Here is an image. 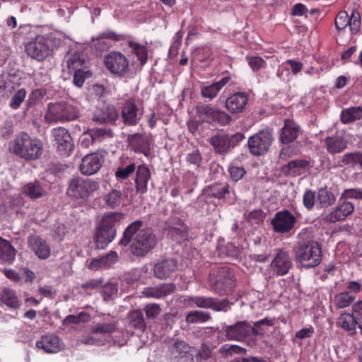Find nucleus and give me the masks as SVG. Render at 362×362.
<instances>
[{
	"instance_id": "59",
	"label": "nucleus",
	"mask_w": 362,
	"mask_h": 362,
	"mask_svg": "<svg viewBox=\"0 0 362 362\" xmlns=\"http://www.w3.org/2000/svg\"><path fill=\"white\" fill-rule=\"evenodd\" d=\"M144 311L147 318L154 319L160 315L161 308L158 304L148 303L145 305Z\"/></svg>"
},
{
	"instance_id": "55",
	"label": "nucleus",
	"mask_w": 362,
	"mask_h": 362,
	"mask_svg": "<svg viewBox=\"0 0 362 362\" xmlns=\"http://www.w3.org/2000/svg\"><path fill=\"white\" fill-rule=\"evenodd\" d=\"M219 351L220 353L221 354H228L230 356L233 355V354H244L246 352V349L245 348L235 344H224L220 348Z\"/></svg>"
},
{
	"instance_id": "21",
	"label": "nucleus",
	"mask_w": 362,
	"mask_h": 362,
	"mask_svg": "<svg viewBox=\"0 0 362 362\" xmlns=\"http://www.w3.org/2000/svg\"><path fill=\"white\" fill-rule=\"evenodd\" d=\"M36 347L47 354H57L64 348L63 341L57 335L50 334L42 336L35 343Z\"/></svg>"
},
{
	"instance_id": "12",
	"label": "nucleus",
	"mask_w": 362,
	"mask_h": 362,
	"mask_svg": "<svg viewBox=\"0 0 362 362\" xmlns=\"http://www.w3.org/2000/svg\"><path fill=\"white\" fill-rule=\"evenodd\" d=\"M296 216L289 210L284 209L276 212L271 220L273 230L276 233H286L295 227Z\"/></svg>"
},
{
	"instance_id": "29",
	"label": "nucleus",
	"mask_w": 362,
	"mask_h": 362,
	"mask_svg": "<svg viewBox=\"0 0 362 362\" xmlns=\"http://www.w3.org/2000/svg\"><path fill=\"white\" fill-rule=\"evenodd\" d=\"M69 71L89 69L90 62L87 57L82 53L71 54L66 61Z\"/></svg>"
},
{
	"instance_id": "34",
	"label": "nucleus",
	"mask_w": 362,
	"mask_h": 362,
	"mask_svg": "<svg viewBox=\"0 0 362 362\" xmlns=\"http://www.w3.org/2000/svg\"><path fill=\"white\" fill-rule=\"evenodd\" d=\"M309 167V162L305 159H294L289 161L282 167L284 173L292 175H300Z\"/></svg>"
},
{
	"instance_id": "62",
	"label": "nucleus",
	"mask_w": 362,
	"mask_h": 362,
	"mask_svg": "<svg viewBox=\"0 0 362 362\" xmlns=\"http://www.w3.org/2000/svg\"><path fill=\"white\" fill-rule=\"evenodd\" d=\"M228 172L231 179L235 182L240 180L246 173V171L243 167L235 165L230 166Z\"/></svg>"
},
{
	"instance_id": "4",
	"label": "nucleus",
	"mask_w": 362,
	"mask_h": 362,
	"mask_svg": "<svg viewBox=\"0 0 362 362\" xmlns=\"http://www.w3.org/2000/svg\"><path fill=\"white\" fill-rule=\"evenodd\" d=\"M209 281L215 293L228 295L235 287L237 279L233 269L228 266H221L210 271Z\"/></svg>"
},
{
	"instance_id": "9",
	"label": "nucleus",
	"mask_w": 362,
	"mask_h": 362,
	"mask_svg": "<svg viewBox=\"0 0 362 362\" xmlns=\"http://www.w3.org/2000/svg\"><path fill=\"white\" fill-rule=\"evenodd\" d=\"M272 141V134L269 131H259L248 139L250 152L255 156L264 155L269 151Z\"/></svg>"
},
{
	"instance_id": "35",
	"label": "nucleus",
	"mask_w": 362,
	"mask_h": 362,
	"mask_svg": "<svg viewBox=\"0 0 362 362\" xmlns=\"http://www.w3.org/2000/svg\"><path fill=\"white\" fill-rule=\"evenodd\" d=\"M204 194L209 198L222 199L226 194H229L228 185L222 183H215L204 189Z\"/></svg>"
},
{
	"instance_id": "56",
	"label": "nucleus",
	"mask_w": 362,
	"mask_h": 362,
	"mask_svg": "<svg viewBox=\"0 0 362 362\" xmlns=\"http://www.w3.org/2000/svg\"><path fill=\"white\" fill-rule=\"evenodd\" d=\"M274 320L270 317H264V319L256 321L254 322L253 327H252V334L255 336H257V335L262 336V332L259 331L257 329V327L258 326L270 327V326H272L274 325Z\"/></svg>"
},
{
	"instance_id": "2",
	"label": "nucleus",
	"mask_w": 362,
	"mask_h": 362,
	"mask_svg": "<svg viewBox=\"0 0 362 362\" xmlns=\"http://www.w3.org/2000/svg\"><path fill=\"white\" fill-rule=\"evenodd\" d=\"M8 148L11 153L25 160H37L43 153L42 142L25 132L16 135L9 142Z\"/></svg>"
},
{
	"instance_id": "32",
	"label": "nucleus",
	"mask_w": 362,
	"mask_h": 362,
	"mask_svg": "<svg viewBox=\"0 0 362 362\" xmlns=\"http://www.w3.org/2000/svg\"><path fill=\"white\" fill-rule=\"evenodd\" d=\"M21 192L31 199H37L45 195L46 189L39 181L35 180L25 185Z\"/></svg>"
},
{
	"instance_id": "39",
	"label": "nucleus",
	"mask_w": 362,
	"mask_h": 362,
	"mask_svg": "<svg viewBox=\"0 0 362 362\" xmlns=\"http://www.w3.org/2000/svg\"><path fill=\"white\" fill-rule=\"evenodd\" d=\"M336 197L334 194L327 188H320L317 194V202L322 208L329 207L334 204Z\"/></svg>"
},
{
	"instance_id": "38",
	"label": "nucleus",
	"mask_w": 362,
	"mask_h": 362,
	"mask_svg": "<svg viewBox=\"0 0 362 362\" xmlns=\"http://www.w3.org/2000/svg\"><path fill=\"white\" fill-rule=\"evenodd\" d=\"M343 124H349L362 118V107H351L341 110L340 115Z\"/></svg>"
},
{
	"instance_id": "30",
	"label": "nucleus",
	"mask_w": 362,
	"mask_h": 362,
	"mask_svg": "<svg viewBox=\"0 0 362 362\" xmlns=\"http://www.w3.org/2000/svg\"><path fill=\"white\" fill-rule=\"evenodd\" d=\"M228 134L219 133L211 136L209 139L210 144L213 146L216 153L224 154L230 151V141Z\"/></svg>"
},
{
	"instance_id": "15",
	"label": "nucleus",
	"mask_w": 362,
	"mask_h": 362,
	"mask_svg": "<svg viewBox=\"0 0 362 362\" xmlns=\"http://www.w3.org/2000/svg\"><path fill=\"white\" fill-rule=\"evenodd\" d=\"M143 116V111L138 107L135 99L126 100L122 107L121 117L123 123L127 126H136Z\"/></svg>"
},
{
	"instance_id": "26",
	"label": "nucleus",
	"mask_w": 362,
	"mask_h": 362,
	"mask_svg": "<svg viewBox=\"0 0 362 362\" xmlns=\"http://www.w3.org/2000/svg\"><path fill=\"white\" fill-rule=\"evenodd\" d=\"M300 132V127L297 123L292 119H285L281 129L279 141L284 144L291 143L298 137Z\"/></svg>"
},
{
	"instance_id": "19",
	"label": "nucleus",
	"mask_w": 362,
	"mask_h": 362,
	"mask_svg": "<svg viewBox=\"0 0 362 362\" xmlns=\"http://www.w3.org/2000/svg\"><path fill=\"white\" fill-rule=\"evenodd\" d=\"M104 158L98 153H93L85 156L79 165L81 174L89 176L95 174L102 167Z\"/></svg>"
},
{
	"instance_id": "7",
	"label": "nucleus",
	"mask_w": 362,
	"mask_h": 362,
	"mask_svg": "<svg viewBox=\"0 0 362 362\" xmlns=\"http://www.w3.org/2000/svg\"><path fill=\"white\" fill-rule=\"evenodd\" d=\"M78 109L71 104L62 101L48 105L47 116L56 122L74 120L79 117Z\"/></svg>"
},
{
	"instance_id": "52",
	"label": "nucleus",
	"mask_w": 362,
	"mask_h": 362,
	"mask_svg": "<svg viewBox=\"0 0 362 362\" xmlns=\"http://www.w3.org/2000/svg\"><path fill=\"white\" fill-rule=\"evenodd\" d=\"M218 109L209 105H203L197 107V112L200 116H204L209 122H213Z\"/></svg>"
},
{
	"instance_id": "53",
	"label": "nucleus",
	"mask_w": 362,
	"mask_h": 362,
	"mask_svg": "<svg viewBox=\"0 0 362 362\" xmlns=\"http://www.w3.org/2000/svg\"><path fill=\"white\" fill-rule=\"evenodd\" d=\"M342 199H358L362 201V187L345 189L341 194Z\"/></svg>"
},
{
	"instance_id": "54",
	"label": "nucleus",
	"mask_w": 362,
	"mask_h": 362,
	"mask_svg": "<svg viewBox=\"0 0 362 362\" xmlns=\"http://www.w3.org/2000/svg\"><path fill=\"white\" fill-rule=\"evenodd\" d=\"M315 200L317 201L315 193L311 189H306L303 197L304 206L308 210L312 209L315 205Z\"/></svg>"
},
{
	"instance_id": "63",
	"label": "nucleus",
	"mask_w": 362,
	"mask_h": 362,
	"mask_svg": "<svg viewBox=\"0 0 362 362\" xmlns=\"http://www.w3.org/2000/svg\"><path fill=\"white\" fill-rule=\"evenodd\" d=\"M157 288L160 298L171 294L175 290V286L173 283L162 284Z\"/></svg>"
},
{
	"instance_id": "3",
	"label": "nucleus",
	"mask_w": 362,
	"mask_h": 362,
	"mask_svg": "<svg viewBox=\"0 0 362 362\" xmlns=\"http://www.w3.org/2000/svg\"><path fill=\"white\" fill-rule=\"evenodd\" d=\"M123 218L124 215L120 212H107L103 214L94 234V240L98 249H105L115 239L117 228L120 225Z\"/></svg>"
},
{
	"instance_id": "18",
	"label": "nucleus",
	"mask_w": 362,
	"mask_h": 362,
	"mask_svg": "<svg viewBox=\"0 0 362 362\" xmlns=\"http://www.w3.org/2000/svg\"><path fill=\"white\" fill-rule=\"evenodd\" d=\"M52 134L57 150L62 155H69L74 148V143L68 130L64 127L55 128Z\"/></svg>"
},
{
	"instance_id": "47",
	"label": "nucleus",
	"mask_w": 362,
	"mask_h": 362,
	"mask_svg": "<svg viewBox=\"0 0 362 362\" xmlns=\"http://www.w3.org/2000/svg\"><path fill=\"white\" fill-rule=\"evenodd\" d=\"M109 341V339L104 336H98L97 334H93L91 332L89 334L83 337L81 339L82 344L92 346H101Z\"/></svg>"
},
{
	"instance_id": "37",
	"label": "nucleus",
	"mask_w": 362,
	"mask_h": 362,
	"mask_svg": "<svg viewBox=\"0 0 362 362\" xmlns=\"http://www.w3.org/2000/svg\"><path fill=\"white\" fill-rule=\"evenodd\" d=\"M129 323L135 329L144 331L146 324L144 317L143 312L140 309L133 310L128 313Z\"/></svg>"
},
{
	"instance_id": "28",
	"label": "nucleus",
	"mask_w": 362,
	"mask_h": 362,
	"mask_svg": "<svg viewBox=\"0 0 362 362\" xmlns=\"http://www.w3.org/2000/svg\"><path fill=\"white\" fill-rule=\"evenodd\" d=\"M90 330L93 334H97L98 336H104L108 339L107 335H110L118 331V324L114 320L98 322L90 327Z\"/></svg>"
},
{
	"instance_id": "11",
	"label": "nucleus",
	"mask_w": 362,
	"mask_h": 362,
	"mask_svg": "<svg viewBox=\"0 0 362 362\" xmlns=\"http://www.w3.org/2000/svg\"><path fill=\"white\" fill-rule=\"evenodd\" d=\"M354 204L346 199H342L340 195L337 204L332 208L329 213L324 215L323 220L330 223L344 221L354 211Z\"/></svg>"
},
{
	"instance_id": "27",
	"label": "nucleus",
	"mask_w": 362,
	"mask_h": 362,
	"mask_svg": "<svg viewBox=\"0 0 362 362\" xmlns=\"http://www.w3.org/2000/svg\"><path fill=\"white\" fill-rule=\"evenodd\" d=\"M137 168L136 163L128 157L121 158L115 169V176L118 180L127 179Z\"/></svg>"
},
{
	"instance_id": "41",
	"label": "nucleus",
	"mask_w": 362,
	"mask_h": 362,
	"mask_svg": "<svg viewBox=\"0 0 362 362\" xmlns=\"http://www.w3.org/2000/svg\"><path fill=\"white\" fill-rule=\"evenodd\" d=\"M192 349V347L186 341L177 340L171 346L170 351L175 358H183L190 352Z\"/></svg>"
},
{
	"instance_id": "6",
	"label": "nucleus",
	"mask_w": 362,
	"mask_h": 362,
	"mask_svg": "<svg viewBox=\"0 0 362 362\" xmlns=\"http://www.w3.org/2000/svg\"><path fill=\"white\" fill-rule=\"evenodd\" d=\"M98 189V182L80 176H73L68 182L66 194L71 200L85 202Z\"/></svg>"
},
{
	"instance_id": "33",
	"label": "nucleus",
	"mask_w": 362,
	"mask_h": 362,
	"mask_svg": "<svg viewBox=\"0 0 362 362\" xmlns=\"http://www.w3.org/2000/svg\"><path fill=\"white\" fill-rule=\"evenodd\" d=\"M325 143L327 151L332 154L341 153L346 148V141L339 134L327 137Z\"/></svg>"
},
{
	"instance_id": "13",
	"label": "nucleus",
	"mask_w": 362,
	"mask_h": 362,
	"mask_svg": "<svg viewBox=\"0 0 362 362\" xmlns=\"http://www.w3.org/2000/svg\"><path fill=\"white\" fill-rule=\"evenodd\" d=\"M361 21L358 11L353 10L351 16L344 11H340L336 16L334 25L338 31L344 30L349 25L351 33L356 35L359 32Z\"/></svg>"
},
{
	"instance_id": "64",
	"label": "nucleus",
	"mask_w": 362,
	"mask_h": 362,
	"mask_svg": "<svg viewBox=\"0 0 362 362\" xmlns=\"http://www.w3.org/2000/svg\"><path fill=\"white\" fill-rule=\"evenodd\" d=\"M232 120V117L224 111L218 110L213 122H216L221 125L225 126L228 124Z\"/></svg>"
},
{
	"instance_id": "58",
	"label": "nucleus",
	"mask_w": 362,
	"mask_h": 362,
	"mask_svg": "<svg viewBox=\"0 0 362 362\" xmlns=\"http://www.w3.org/2000/svg\"><path fill=\"white\" fill-rule=\"evenodd\" d=\"M359 151L345 153L339 162L340 166L358 164Z\"/></svg>"
},
{
	"instance_id": "22",
	"label": "nucleus",
	"mask_w": 362,
	"mask_h": 362,
	"mask_svg": "<svg viewBox=\"0 0 362 362\" xmlns=\"http://www.w3.org/2000/svg\"><path fill=\"white\" fill-rule=\"evenodd\" d=\"M177 269V261L173 258H164L154 265V275L157 279L164 280L170 278Z\"/></svg>"
},
{
	"instance_id": "5",
	"label": "nucleus",
	"mask_w": 362,
	"mask_h": 362,
	"mask_svg": "<svg viewBox=\"0 0 362 362\" xmlns=\"http://www.w3.org/2000/svg\"><path fill=\"white\" fill-rule=\"evenodd\" d=\"M296 262L306 269L319 265L322 259V250L320 243L308 240L300 243L293 249Z\"/></svg>"
},
{
	"instance_id": "23",
	"label": "nucleus",
	"mask_w": 362,
	"mask_h": 362,
	"mask_svg": "<svg viewBox=\"0 0 362 362\" xmlns=\"http://www.w3.org/2000/svg\"><path fill=\"white\" fill-rule=\"evenodd\" d=\"M134 183L137 194H144L148 191V184L151 178L150 169L145 164L137 166L135 170Z\"/></svg>"
},
{
	"instance_id": "60",
	"label": "nucleus",
	"mask_w": 362,
	"mask_h": 362,
	"mask_svg": "<svg viewBox=\"0 0 362 362\" xmlns=\"http://www.w3.org/2000/svg\"><path fill=\"white\" fill-rule=\"evenodd\" d=\"M299 149L294 145H288L281 148L279 153V158L284 160H286L293 156L298 154Z\"/></svg>"
},
{
	"instance_id": "46",
	"label": "nucleus",
	"mask_w": 362,
	"mask_h": 362,
	"mask_svg": "<svg viewBox=\"0 0 362 362\" xmlns=\"http://www.w3.org/2000/svg\"><path fill=\"white\" fill-rule=\"evenodd\" d=\"M211 318L210 313L204 311H192L185 317V321L187 323L194 324L205 322Z\"/></svg>"
},
{
	"instance_id": "49",
	"label": "nucleus",
	"mask_w": 362,
	"mask_h": 362,
	"mask_svg": "<svg viewBox=\"0 0 362 362\" xmlns=\"http://www.w3.org/2000/svg\"><path fill=\"white\" fill-rule=\"evenodd\" d=\"M72 72L74 73L73 83L78 88H81L83 86L86 79L90 77L92 75V73L89 69L74 71Z\"/></svg>"
},
{
	"instance_id": "16",
	"label": "nucleus",
	"mask_w": 362,
	"mask_h": 362,
	"mask_svg": "<svg viewBox=\"0 0 362 362\" xmlns=\"http://www.w3.org/2000/svg\"><path fill=\"white\" fill-rule=\"evenodd\" d=\"M223 333L228 340L243 341L252 334V327L245 320L238 321L234 325H223Z\"/></svg>"
},
{
	"instance_id": "40",
	"label": "nucleus",
	"mask_w": 362,
	"mask_h": 362,
	"mask_svg": "<svg viewBox=\"0 0 362 362\" xmlns=\"http://www.w3.org/2000/svg\"><path fill=\"white\" fill-rule=\"evenodd\" d=\"M1 302L11 308H17L20 306V302L16 292L8 288H4L1 293Z\"/></svg>"
},
{
	"instance_id": "8",
	"label": "nucleus",
	"mask_w": 362,
	"mask_h": 362,
	"mask_svg": "<svg viewBox=\"0 0 362 362\" xmlns=\"http://www.w3.org/2000/svg\"><path fill=\"white\" fill-rule=\"evenodd\" d=\"M106 69L112 74L122 77L129 71V62L127 57L119 52H110L104 57Z\"/></svg>"
},
{
	"instance_id": "36",
	"label": "nucleus",
	"mask_w": 362,
	"mask_h": 362,
	"mask_svg": "<svg viewBox=\"0 0 362 362\" xmlns=\"http://www.w3.org/2000/svg\"><path fill=\"white\" fill-rule=\"evenodd\" d=\"M16 257V250L9 241L0 237V259L5 263L11 264Z\"/></svg>"
},
{
	"instance_id": "61",
	"label": "nucleus",
	"mask_w": 362,
	"mask_h": 362,
	"mask_svg": "<svg viewBox=\"0 0 362 362\" xmlns=\"http://www.w3.org/2000/svg\"><path fill=\"white\" fill-rule=\"evenodd\" d=\"M117 286L115 283H107L106 284L103 290V293L104 296V299L107 300L111 299L117 296Z\"/></svg>"
},
{
	"instance_id": "45",
	"label": "nucleus",
	"mask_w": 362,
	"mask_h": 362,
	"mask_svg": "<svg viewBox=\"0 0 362 362\" xmlns=\"http://www.w3.org/2000/svg\"><path fill=\"white\" fill-rule=\"evenodd\" d=\"M355 300V296L349 291H344L336 295L334 303L338 308L342 309L349 307Z\"/></svg>"
},
{
	"instance_id": "44",
	"label": "nucleus",
	"mask_w": 362,
	"mask_h": 362,
	"mask_svg": "<svg viewBox=\"0 0 362 362\" xmlns=\"http://www.w3.org/2000/svg\"><path fill=\"white\" fill-rule=\"evenodd\" d=\"M122 193L117 189H112L103 197L105 204L111 208L115 209L119 206L122 202Z\"/></svg>"
},
{
	"instance_id": "14",
	"label": "nucleus",
	"mask_w": 362,
	"mask_h": 362,
	"mask_svg": "<svg viewBox=\"0 0 362 362\" xmlns=\"http://www.w3.org/2000/svg\"><path fill=\"white\" fill-rule=\"evenodd\" d=\"M292 267L293 263L288 251L278 249L270 263L269 271L277 276H285L289 272Z\"/></svg>"
},
{
	"instance_id": "57",
	"label": "nucleus",
	"mask_w": 362,
	"mask_h": 362,
	"mask_svg": "<svg viewBox=\"0 0 362 362\" xmlns=\"http://www.w3.org/2000/svg\"><path fill=\"white\" fill-rule=\"evenodd\" d=\"M246 59L249 66L254 71H258L260 68H264L266 65V62L260 57L247 56Z\"/></svg>"
},
{
	"instance_id": "1",
	"label": "nucleus",
	"mask_w": 362,
	"mask_h": 362,
	"mask_svg": "<svg viewBox=\"0 0 362 362\" xmlns=\"http://www.w3.org/2000/svg\"><path fill=\"white\" fill-rule=\"evenodd\" d=\"M130 246L131 252L136 257H144L157 245V238L151 228L146 227L142 221L136 220L124 230L119 245Z\"/></svg>"
},
{
	"instance_id": "48",
	"label": "nucleus",
	"mask_w": 362,
	"mask_h": 362,
	"mask_svg": "<svg viewBox=\"0 0 362 362\" xmlns=\"http://www.w3.org/2000/svg\"><path fill=\"white\" fill-rule=\"evenodd\" d=\"M219 92L220 89L216 86L215 82L208 85H202L201 86V95L203 98H207L210 100L215 98Z\"/></svg>"
},
{
	"instance_id": "24",
	"label": "nucleus",
	"mask_w": 362,
	"mask_h": 362,
	"mask_svg": "<svg viewBox=\"0 0 362 362\" xmlns=\"http://www.w3.org/2000/svg\"><path fill=\"white\" fill-rule=\"evenodd\" d=\"M247 103V95L243 92H237L226 99L225 107L232 114L241 113L245 110Z\"/></svg>"
},
{
	"instance_id": "42",
	"label": "nucleus",
	"mask_w": 362,
	"mask_h": 362,
	"mask_svg": "<svg viewBox=\"0 0 362 362\" xmlns=\"http://www.w3.org/2000/svg\"><path fill=\"white\" fill-rule=\"evenodd\" d=\"M213 298L204 296H191L185 299V303L189 306L196 305L202 308H211L213 307Z\"/></svg>"
},
{
	"instance_id": "31",
	"label": "nucleus",
	"mask_w": 362,
	"mask_h": 362,
	"mask_svg": "<svg viewBox=\"0 0 362 362\" xmlns=\"http://www.w3.org/2000/svg\"><path fill=\"white\" fill-rule=\"evenodd\" d=\"M118 118V112L113 105H107L103 110L95 112L93 117V121L103 124L115 122Z\"/></svg>"
},
{
	"instance_id": "10",
	"label": "nucleus",
	"mask_w": 362,
	"mask_h": 362,
	"mask_svg": "<svg viewBox=\"0 0 362 362\" xmlns=\"http://www.w3.org/2000/svg\"><path fill=\"white\" fill-rule=\"evenodd\" d=\"M26 54L38 62L45 60L51 53L49 40L42 35H38L25 45Z\"/></svg>"
},
{
	"instance_id": "17",
	"label": "nucleus",
	"mask_w": 362,
	"mask_h": 362,
	"mask_svg": "<svg viewBox=\"0 0 362 362\" xmlns=\"http://www.w3.org/2000/svg\"><path fill=\"white\" fill-rule=\"evenodd\" d=\"M128 147L136 153L148 157L150 155L151 143L148 136L144 133L129 134L127 138Z\"/></svg>"
},
{
	"instance_id": "43",
	"label": "nucleus",
	"mask_w": 362,
	"mask_h": 362,
	"mask_svg": "<svg viewBox=\"0 0 362 362\" xmlns=\"http://www.w3.org/2000/svg\"><path fill=\"white\" fill-rule=\"evenodd\" d=\"M128 45L132 49L141 66L144 65L148 60V48L145 45L134 42H129Z\"/></svg>"
},
{
	"instance_id": "51",
	"label": "nucleus",
	"mask_w": 362,
	"mask_h": 362,
	"mask_svg": "<svg viewBox=\"0 0 362 362\" xmlns=\"http://www.w3.org/2000/svg\"><path fill=\"white\" fill-rule=\"evenodd\" d=\"M25 96L26 90L24 88L19 89L11 97L9 106L13 110L19 108L22 103L24 101Z\"/></svg>"
},
{
	"instance_id": "25",
	"label": "nucleus",
	"mask_w": 362,
	"mask_h": 362,
	"mask_svg": "<svg viewBox=\"0 0 362 362\" xmlns=\"http://www.w3.org/2000/svg\"><path fill=\"white\" fill-rule=\"evenodd\" d=\"M28 243L35 255L40 259H47L51 250L47 242L37 235H30L28 238Z\"/></svg>"
},
{
	"instance_id": "20",
	"label": "nucleus",
	"mask_w": 362,
	"mask_h": 362,
	"mask_svg": "<svg viewBox=\"0 0 362 362\" xmlns=\"http://www.w3.org/2000/svg\"><path fill=\"white\" fill-rule=\"evenodd\" d=\"M337 325L351 335L356 334V327L362 334V315L344 313L338 318Z\"/></svg>"
},
{
	"instance_id": "50",
	"label": "nucleus",
	"mask_w": 362,
	"mask_h": 362,
	"mask_svg": "<svg viewBox=\"0 0 362 362\" xmlns=\"http://www.w3.org/2000/svg\"><path fill=\"white\" fill-rule=\"evenodd\" d=\"M170 233L172 238L176 242H180L187 238L188 234L187 228L185 225L172 227L170 230Z\"/></svg>"
}]
</instances>
